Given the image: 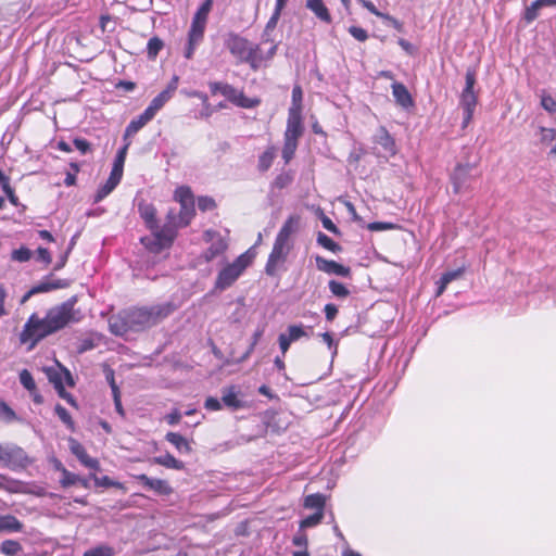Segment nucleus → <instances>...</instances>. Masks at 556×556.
Segmentation results:
<instances>
[{"label":"nucleus","mask_w":556,"mask_h":556,"mask_svg":"<svg viewBox=\"0 0 556 556\" xmlns=\"http://www.w3.org/2000/svg\"><path fill=\"white\" fill-rule=\"evenodd\" d=\"M20 382L29 393L36 392L37 386L29 370L23 369L20 372Z\"/></svg>","instance_id":"47"},{"label":"nucleus","mask_w":556,"mask_h":556,"mask_svg":"<svg viewBox=\"0 0 556 556\" xmlns=\"http://www.w3.org/2000/svg\"><path fill=\"white\" fill-rule=\"evenodd\" d=\"M0 490L7 491L9 493H16L20 491V482L0 473Z\"/></svg>","instance_id":"45"},{"label":"nucleus","mask_w":556,"mask_h":556,"mask_svg":"<svg viewBox=\"0 0 556 556\" xmlns=\"http://www.w3.org/2000/svg\"><path fill=\"white\" fill-rule=\"evenodd\" d=\"M22 549L21 543L15 540H4L0 545L1 553L8 556H15L22 552Z\"/></svg>","instance_id":"42"},{"label":"nucleus","mask_w":556,"mask_h":556,"mask_svg":"<svg viewBox=\"0 0 556 556\" xmlns=\"http://www.w3.org/2000/svg\"><path fill=\"white\" fill-rule=\"evenodd\" d=\"M66 286L67 285L65 281L58 279V280H52V281H41L40 283L34 286L31 289H33V292L35 294H37V293L49 292L52 290L65 288Z\"/></svg>","instance_id":"36"},{"label":"nucleus","mask_w":556,"mask_h":556,"mask_svg":"<svg viewBox=\"0 0 556 556\" xmlns=\"http://www.w3.org/2000/svg\"><path fill=\"white\" fill-rule=\"evenodd\" d=\"M195 216L194 202L180 204L179 213L176 214V224L180 227H187Z\"/></svg>","instance_id":"27"},{"label":"nucleus","mask_w":556,"mask_h":556,"mask_svg":"<svg viewBox=\"0 0 556 556\" xmlns=\"http://www.w3.org/2000/svg\"><path fill=\"white\" fill-rule=\"evenodd\" d=\"M326 505V497L324 494L314 493L305 496L304 507L308 509H316V511H323Z\"/></svg>","instance_id":"33"},{"label":"nucleus","mask_w":556,"mask_h":556,"mask_svg":"<svg viewBox=\"0 0 556 556\" xmlns=\"http://www.w3.org/2000/svg\"><path fill=\"white\" fill-rule=\"evenodd\" d=\"M7 299H8V289L1 283L0 285V318L7 316L9 314V309L7 307Z\"/></svg>","instance_id":"57"},{"label":"nucleus","mask_w":556,"mask_h":556,"mask_svg":"<svg viewBox=\"0 0 556 556\" xmlns=\"http://www.w3.org/2000/svg\"><path fill=\"white\" fill-rule=\"evenodd\" d=\"M115 551L112 546L102 544L90 548L84 553L83 556H114Z\"/></svg>","instance_id":"46"},{"label":"nucleus","mask_w":556,"mask_h":556,"mask_svg":"<svg viewBox=\"0 0 556 556\" xmlns=\"http://www.w3.org/2000/svg\"><path fill=\"white\" fill-rule=\"evenodd\" d=\"M300 216L299 215H290L280 230L278 231L276 239L286 242H292V235L296 232L300 225Z\"/></svg>","instance_id":"22"},{"label":"nucleus","mask_w":556,"mask_h":556,"mask_svg":"<svg viewBox=\"0 0 556 556\" xmlns=\"http://www.w3.org/2000/svg\"><path fill=\"white\" fill-rule=\"evenodd\" d=\"M315 263L317 269L325 274L336 275L344 278L351 277V268L333 260H327L320 255H316Z\"/></svg>","instance_id":"13"},{"label":"nucleus","mask_w":556,"mask_h":556,"mask_svg":"<svg viewBox=\"0 0 556 556\" xmlns=\"http://www.w3.org/2000/svg\"><path fill=\"white\" fill-rule=\"evenodd\" d=\"M91 479L93 480L96 486L115 488L122 490L123 492H126V486L122 482L114 481L109 476L98 477L96 475H91Z\"/></svg>","instance_id":"37"},{"label":"nucleus","mask_w":556,"mask_h":556,"mask_svg":"<svg viewBox=\"0 0 556 556\" xmlns=\"http://www.w3.org/2000/svg\"><path fill=\"white\" fill-rule=\"evenodd\" d=\"M216 206V202L212 197L201 195L198 198V207L202 212L215 210Z\"/></svg>","instance_id":"54"},{"label":"nucleus","mask_w":556,"mask_h":556,"mask_svg":"<svg viewBox=\"0 0 556 556\" xmlns=\"http://www.w3.org/2000/svg\"><path fill=\"white\" fill-rule=\"evenodd\" d=\"M275 147H268L260 156L257 162V168L260 172H267L275 160Z\"/></svg>","instance_id":"35"},{"label":"nucleus","mask_w":556,"mask_h":556,"mask_svg":"<svg viewBox=\"0 0 556 556\" xmlns=\"http://www.w3.org/2000/svg\"><path fill=\"white\" fill-rule=\"evenodd\" d=\"M328 287L331 294L338 299H346L351 294L348 287L340 281L329 280Z\"/></svg>","instance_id":"40"},{"label":"nucleus","mask_w":556,"mask_h":556,"mask_svg":"<svg viewBox=\"0 0 556 556\" xmlns=\"http://www.w3.org/2000/svg\"><path fill=\"white\" fill-rule=\"evenodd\" d=\"M165 440L175 446V448L179 453L190 454L192 452V446L189 440H187L184 435L177 432H167L165 435Z\"/></svg>","instance_id":"25"},{"label":"nucleus","mask_w":556,"mask_h":556,"mask_svg":"<svg viewBox=\"0 0 556 556\" xmlns=\"http://www.w3.org/2000/svg\"><path fill=\"white\" fill-rule=\"evenodd\" d=\"M135 478L147 489L154 491L160 495H169L173 493V488L166 480L153 479L146 473L137 475Z\"/></svg>","instance_id":"16"},{"label":"nucleus","mask_w":556,"mask_h":556,"mask_svg":"<svg viewBox=\"0 0 556 556\" xmlns=\"http://www.w3.org/2000/svg\"><path fill=\"white\" fill-rule=\"evenodd\" d=\"M210 91L213 96L220 93L230 103L242 109H254L261 104L260 98L245 97L243 90L236 89L232 85L222 81H211L208 84Z\"/></svg>","instance_id":"7"},{"label":"nucleus","mask_w":556,"mask_h":556,"mask_svg":"<svg viewBox=\"0 0 556 556\" xmlns=\"http://www.w3.org/2000/svg\"><path fill=\"white\" fill-rule=\"evenodd\" d=\"M292 543L293 545L295 546H299V547H304L306 548L307 547V544H308V539H307V535L305 532L303 531H299L292 539Z\"/></svg>","instance_id":"61"},{"label":"nucleus","mask_w":556,"mask_h":556,"mask_svg":"<svg viewBox=\"0 0 556 556\" xmlns=\"http://www.w3.org/2000/svg\"><path fill=\"white\" fill-rule=\"evenodd\" d=\"M121 180H122L121 177H117V176H115V174L110 173V176L106 179V181L104 182V185H102L97 190L94 198H93V202L99 203L104 198H106L117 187V185L121 182Z\"/></svg>","instance_id":"26"},{"label":"nucleus","mask_w":556,"mask_h":556,"mask_svg":"<svg viewBox=\"0 0 556 556\" xmlns=\"http://www.w3.org/2000/svg\"><path fill=\"white\" fill-rule=\"evenodd\" d=\"M292 102L288 114L302 115L303 110V90L300 85H294L292 89Z\"/></svg>","instance_id":"32"},{"label":"nucleus","mask_w":556,"mask_h":556,"mask_svg":"<svg viewBox=\"0 0 556 556\" xmlns=\"http://www.w3.org/2000/svg\"><path fill=\"white\" fill-rule=\"evenodd\" d=\"M293 248V242H286L275 239L273 249L265 264V273L269 277H275L278 270L287 262Z\"/></svg>","instance_id":"9"},{"label":"nucleus","mask_w":556,"mask_h":556,"mask_svg":"<svg viewBox=\"0 0 556 556\" xmlns=\"http://www.w3.org/2000/svg\"><path fill=\"white\" fill-rule=\"evenodd\" d=\"M56 469L60 470L62 473L60 483L63 488L74 485L78 483V480H80L79 476L67 470L61 463L56 465Z\"/></svg>","instance_id":"38"},{"label":"nucleus","mask_w":556,"mask_h":556,"mask_svg":"<svg viewBox=\"0 0 556 556\" xmlns=\"http://www.w3.org/2000/svg\"><path fill=\"white\" fill-rule=\"evenodd\" d=\"M178 229L176 213L169 211L166 215V223L162 227H159L156 224L154 229L151 230V236L142 237L140 241L148 251L157 254L173 245L178 235Z\"/></svg>","instance_id":"4"},{"label":"nucleus","mask_w":556,"mask_h":556,"mask_svg":"<svg viewBox=\"0 0 556 556\" xmlns=\"http://www.w3.org/2000/svg\"><path fill=\"white\" fill-rule=\"evenodd\" d=\"M73 143L81 154H87L92 151L91 143L84 138H75Z\"/></svg>","instance_id":"59"},{"label":"nucleus","mask_w":556,"mask_h":556,"mask_svg":"<svg viewBox=\"0 0 556 556\" xmlns=\"http://www.w3.org/2000/svg\"><path fill=\"white\" fill-rule=\"evenodd\" d=\"M540 9H542L540 1L539 0L533 1L531 3V5L526 9L525 16H523L525 20L528 23L533 22L538 17Z\"/></svg>","instance_id":"55"},{"label":"nucleus","mask_w":556,"mask_h":556,"mask_svg":"<svg viewBox=\"0 0 556 556\" xmlns=\"http://www.w3.org/2000/svg\"><path fill=\"white\" fill-rule=\"evenodd\" d=\"M54 412L58 415V417L62 420V422L72 431L75 430V422L71 416V414L67 412V409L62 406L61 404H56L54 407Z\"/></svg>","instance_id":"44"},{"label":"nucleus","mask_w":556,"mask_h":556,"mask_svg":"<svg viewBox=\"0 0 556 556\" xmlns=\"http://www.w3.org/2000/svg\"><path fill=\"white\" fill-rule=\"evenodd\" d=\"M76 298H71L60 305L49 308L45 317L33 313L23 326L18 336L22 345L31 351L47 337L64 329L70 324L78 323L81 315L75 309Z\"/></svg>","instance_id":"1"},{"label":"nucleus","mask_w":556,"mask_h":556,"mask_svg":"<svg viewBox=\"0 0 556 556\" xmlns=\"http://www.w3.org/2000/svg\"><path fill=\"white\" fill-rule=\"evenodd\" d=\"M463 274H464V268H457V269H453V270L444 273L438 282V290L435 292V295L440 296L444 292L446 286L450 282H452L453 280L460 278L463 276Z\"/></svg>","instance_id":"31"},{"label":"nucleus","mask_w":556,"mask_h":556,"mask_svg":"<svg viewBox=\"0 0 556 556\" xmlns=\"http://www.w3.org/2000/svg\"><path fill=\"white\" fill-rule=\"evenodd\" d=\"M0 464L15 470L25 468L29 464V459L22 447L14 444H0Z\"/></svg>","instance_id":"10"},{"label":"nucleus","mask_w":556,"mask_h":556,"mask_svg":"<svg viewBox=\"0 0 556 556\" xmlns=\"http://www.w3.org/2000/svg\"><path fill=\"white\" fill-rule=\"evenodd\" d=\"M163 48H164V42L160 37L154 36V37L150 38L148 41V45H147L148 58L150 60H154Z\"/></svg>","instance_id":"41"},{"label":"nucleus","mask_w":556,"mask_h":556,"mask_svg":"<svg viewBox=\"0 0 556 556\" xmlns=\"http://www.w3.org/2000/svg\"><path fill=\"white\" fill-rule=\"evenodd\" d=\"M323 518V511H315L313 515H309L300 521V528L305 529L315 527L321 522Z\"/></svg>","instance_id":"49"},{"label":"nucleus","mask_w":556,"mask_h":556,"mask_svg":"<svg viewBox=\"0 0 556 556\" xmlns=\"http://www.w3.org/2000/svg\"><path fill=\"white\" fill-rule=\"evenodd\" d=\"M31 251L26 247H21L16 250H13L11 253V258L16 262H28L31 258Z\"/></svg>","instance_id":"51"},{"label":"nucleus","mask_w":556,"mask_h":556,"mask_svg":"<svg viewBox=\"0 0 556 556\" xmlns=\"http://www.w3.org/2000/svg\"><path fill=\"white\" fill-rule=\"evenodd\" d=\"M204 407L207 409V410H219L222 409V403L216 397H213V396H208L206 397L205 402H204Z\"/></svg>","instance_id":"63"},{"label":"nucleus","mask_w":556,"mask_h":556,"mask_svg":"<svg viewBox=\"0 0 556 556\" xmlns=\"http://www.w3.org/2000/svg\"><path fill=\"white\" fill-rule=\"evenodd\" d=\"M175 308L172 303L132 307L123 313L122 323L125 330H143L168 317Z\"/></svg>","instance_id":"2"},{"label":"nucleus","mask_w":556,"mask_h":556,"mask_svg":"<svg viewBox=\"0 0 556 556\" xmlns=\"http://www.w3.org/2000/svg\"><path fill=\"white\" fill-rule=\"evenodd\" d=\"M0 419L12 422L17 419L15 412L2 400H0Z\"/></svg>","instance_id":"53"},{"label":"nucleus","mask_w":556,"mask_h":556,"mask_svg":"<svg viewBox=\"0 0 556 556\" xmlns=\"http://www.w3.org/2000/svg\"><path fill=\"white\" fill-rule=\"evenodd\" d=\"M203 238L206 242L213 241L212 244L202 254V258L207 263L224 254L228 249L227 241L215 230H205Z\"/></svg>","instance_id":"11"},{"label":"nucleus","mask_w":556,"mask_h":556,"mask_svg":"<svg viewBox=\"0 0 556 556\" xmlns=\"http://www.w3.org/2000/svg\"><path fill=\"white\" fill-rule=\"evenodd\" d=\"M306 8L309 9L317 18L326 24L332 22L331 14L323 0H306Z\"/></svg>","instance_id":"24"},{"label":"nucleus","mask_w":556,"mask_h":556,"mask_svg":"<svg viewBox=\"0 0 556 556\" xmlns=\"http://www.w3.org/2000/svg\"><path fill=\"white\" fill-rule=\"evenodd\" d=\"M307 337V332L302 325H291L288 327L286 338L292 343L299 339Z\"/></svg>","instance_id":"48"},{"label":"nucleus","mask_w":556,"mask_h":556,"mask_svg":"<svg viewBox=\"0 0 556 556\" xmlns=\"http://www.w3.org/2000/svg\"><path fill=\"white\" fill-rule=\"evenodd\" d=\"M317 242L323 248L333 253L340 252L342 250L341 245L333 241L330 237L325 235L324 232H319L317 236Z\"/></svg>","instance_id":"43"},{"label":"nucleus","mask_w":556,"mask_h":556,"mask_svg":"<svg viewBox=\"0 0 556 556\" xmlns=\"http://www.w3.org/2000/svg\"><path fill=\"white\" fill-rule=\"evenodd\" d=\"M304 131L302 115L288 114L283 140L299 142Z\"/></svg>","instance_id":"15"},{"label":"nucleus","mask_w":556,"mask_h":556,"mask_svg":"<svg viewBox=\"0 0 556 556\" xmlns=\"http://www.w3.org/2000/svg\"><path fill=\"white\" fill-rule=\"evenodd\" d=\"M130 144H131L130 141H125V144L118 150V152L114 159L111 174H115V176L121 177V178L123 177L124 164H125L127 151H128Z\"/></svg>","instance_id":"30"},{"label":"nucleus","mask_w":556,"mask_h":556,"mask_svg":"<svg viewBox=\"0 0 556 556\" xmlns=\"http://www.w3.org/2000/svg\"><path fill=\"white\" fill-rule=\"evenodd\" d=\"M325 316L328 321H332L338 315V307L333 303H328L324 307Z\"/></svg>","instance_id":"64"},{"label":"nucleus","mask_w":556,"mask_h":556,"mask_svg":"<svg viewBox=\"0 0 556 556\" xmlns=\"http://www.w3.org/2000/svg\"><path fill=\"white\" fill-rule=\"evenodd\" d=\"M36 252L39 261L43 262L47 266L51 264L52 257L48 249L39 247Z\"/></svg>","instance_id":"62"},{"label":"nucleus","mask_w":556,"mask_h":556,"mask_svg":"<svg viewBox=\"0 0 556 556\" xmlns=\"http://www.w3.org/2000/svg\"><path fill=\"white\" fill-rule=\"evenodd\" d=\"M178 83L179 77L174 75L166 88L152 99L146 110L150 111V113L155 116L156 113L173 98L178 88Z\"/></svg>","instance_id":"12"},{"label":"nucleus","mask_w":556,"mask_h":556,"mask_svg":"<svg viewBox=\"0 0 556 556\" xmlns=\"http://www.w3.org/2000/svg\"><path fill=\"white\" fill-rule=\"evenodd\" d=\"M68 446L71 452L77 457V459L87 468L93 470H100V463L97 458L91 457L85 446L74 438L68 439Z\"/></svg>","instance_id":"14"},{"label":"nucleus","mask_w":556,"mask_h":556,"mask_svg":"<svg viewBox=\"0 0 556 556\" xmlns=\"http://www.w3.org/2000/svg\"><path fill=\"white\" fill-rule=\"evenodd\" d=\"M541 105L545 111L556 113V100L551 94L542 93Z\"/></svg>","instance_id":"56"},{"label":"nucleus","mask_w":556,"mask_h":556,"mask_svg":"<svg viewBox=\"0 0 556 556\" xmlns=\"http://www.w3.org/2000/svg\"><path fill=\"white\" fill-rule=\"evenodd\" d=\"M374 142L378 146H380L383 150V154L388 156H393L396 153V144L393 137L390 135V132L387 130L386 127L381 126L377 130Z\"/></svg>","instance_id":"17"},{"label":"nucleus","mask_w":556,"mask_h":556,"mask_svg":"<svg viewBox=\"0 0 556 556\" xmlns=\"http://www.w3.org/2000/svg\"><path fill=\"white\" fill-rule=\"evenodd\" d=\"M222 393V402L227 408L238 410L244 407V402L239 397L240 392L236 386L224 388Z\"/></svg>","instance_id":"19"},{"label":"nucleus","mask_w":556,"mask_h":556,"mask_svg":"<svg viewBox=\"0 0 556 556\" xmlns=\"http://www.w3.org/2000/svg\"><path fill=\"white\" fill-rule=\"evenodd\" d=\"M391 87L396 104L403 109H412L414 106V99L402 83L394 81Z\"/></svg>","instance_id":"20"},{"label":"nucleus","mask_w":556,"mask_h":556,"mask_svg":"<svg viewBox=\"0 0 556 556\" xmlns=\"http://www.w3.org/2000/svg\"><path fill=\"white\" fill-rule=\"evenodd\" d=\"M280 15H281L280 11H277V10L274 11V13L271 14V16L269 17V20L266 23L264 36L269 35V33L275 29V27L277 26V23L280 18Z\"/></svg>","instance_id":"60"},{"label":"nucleus","mask_w":556,"mask_h":556,"mask_svg":"<svg viewBox=\"0 0 556 556\" xmlns=\"http://www.w3.org/2000/svg\"><path fill=\"white\" fill-rule=\"evenodd\" d=\"M299 142L283 140L282 159L288 164L294 156Z\"/></svg>","instance_id":"50"},{"label":"nucleus","mask_w":556,"mask_h":556,"mask_svg":"<svg viewBox=\"0 0 556 556\" xmlns=\"http://www.w3.org/2000/svg\"><path fill=\"white\" fill-rule=\"evenodd\" d=\"M174 200L179 204L194 202L193 193L188 186H180L174 192Z\"/></svg>","instance_id":"39"},{"label":"nucleus","mask_w":556,"mask_h":556,"mask_svg":"<svg viewBox=\"0 0 556 556\" xmlns=\"http://www.w3.org/2000/svg\"><path fill=\"white\" fill-rule=\"evenodd\" d=\"M293 180V176L291 173H281L276 176L274 179L273 186L276 189H285L287 188Z\"/></svg>","instance_id":"52"},{"label":"nucleus","mask_w":556,"mask_h":556,"mask_svg":"<svg viewBox=\"0 0 556 556\" xmlns=\"http://www.w3.org/2000/svg\"><path fill=\"white\" fill-rule=\"evenodd\" d=\"M138 210H139V214H140L141 218L144 220L147 227L150 230H153L155 225L157 224L156 223V208L154 207V205L151 203L141 202V203H139Z\"/></svg>","instance_id":"28"},{"label":"nucleus","mask_w":556,"mask_h":556,"mask_svg":"<svg viewBox=\"0 0 556 556\" xmlns=\"http://www.w3.org/2000/svg\"><path fill=\"white\" fill-rule=\"evenodd\" d=\"M48 379L51 383H53L55 390L62 389L63 386V376L66 379V382L68 386H74V380L71 375V372L66 368L54 369V368H48L46 370Z\"/></svg>","instance_id":"23"},{"label":"nucleus","mask_w":556,"mask_h":556,"mask_svg":"<svg viewBox=\"0 0 556 556\" xmlns=\"http://www.w3.org/2000/svg\"><path fill=\"white\" fill-rule=\"evenodd\" d=\"M23 527V523L13 515L8 514L0 516V532H21Z\"/></svg>","instance_id":"29"},{"label":"nucleus","mask_w":556,"mask_h":556,"mask_svg":"<svg viewBox=\"0 0 556 556\" xmlns=\"http://www.w3.org/2000/svg\"><path fill=\"white\" fill-rule=\"evenodd\" d=\"M256 253L251 248L240 254L232 263L224 266L217 274L215 289L223 291L230 288L244 270L252 265Z\"/></svg>","instance_id":"6"},{"label":"nucleus","mask_w":556,"mask_h":556,"mask_svg":"<svg viewBox=\"0 0 556 556\" xmlns=\"http://www.w3.org/2000/svg\"><path fill=\"white\" fill-rule=\"evenodd\" d=\"M349 33L357 41L364 42V41H366L368 39V33L363 27L350 26L349 27Z\"/></svg>","instance_id":"58"},{"label":"nucleus","mask_w":556,"mask_h":556,"mask_svg":"<svg viewBox=\"0 0 556 556\" xmlns=\"http://www.w3.org/2000/svg\"><path fill=\"white\" fill-rule=\"evenodd\" d=\"M224 43L239 63L248 64L254 72L262 67L264 58L260 45L251 42L248 38L235 31H229L226 35Z\"/></svg>","instance_id":"3"},{"label":"nucleus","mask_w":556,"mask_h":556,"mask_svg":"<svg viewBox=\"0 0 556 556\" xmlns=\"http://www.w3.org/2000/svg\"><path fill=\"white\" fill-rule=\"evenodd\" d=\"M154 116L150 111L144 110L139 116L131 119L127 125L124 134V141H129L128 138L136 135L142 127H144Z\"/></svg>","instance_id":"21"},{"label":"nucleus","mask_w":556,"mask_h":556,"mask_svg":"<svg viewBox=\"0 0 556 556\" xmlns=\"http://www.w3.org/2000/svg\"><path fill=\"white\" fill-rule=\"evenodd\" d=\"M214 0H204L195 11L190 28L188 30L187 43L184 50V56L191 60L198 46L203 41L207 25L208 14L213 8Z\"/></svg>","instance_id":"5"},{"label":"nucleus","mask_w":556,"mask_h":556,"mask_svg":"<svg viewBox=\"0 0 556 556\" xmlns=\"http://www.w3.org/2000/svg\"><path fill=\"white\" fill-rule=\"evenodd\" d=\"M153 462L170 469L182 470L185 468V464L169 453L155 457Z\"/></svg>","instance_id":"34"},{"label":"nucleus","mask_w":556,"mask_h":556,"mask_svg":"<svg viewBox=\"0 0 556 556\" xmlns=\"http://www.w3.org/2000/svg\"><path fill=\"white\" fill-rule=\"evenodd\" d=\"M472 169L473 167L469 164L456 166L451 177L455 193H458L466 188L467 182L471 177Z\"/></svg>","instance_id":"18"},{"label":"nucleus","mask_w":556,"mask_h":556,"mask_svg":"<svg viewBox=\"0 0 556 556\" xmlns=\"http://www.w3.org/2000/svg\"><path fill=\"white\" fill-rule=\"evenodd\" d=\"M465 88L459 97V106L463 110V128H466L471 122L475 109L478 104V93L475 91V85L477 83L476 72L468 68L465 75Z\"/></svg>","instance_id":"8"}]
</instances>
